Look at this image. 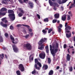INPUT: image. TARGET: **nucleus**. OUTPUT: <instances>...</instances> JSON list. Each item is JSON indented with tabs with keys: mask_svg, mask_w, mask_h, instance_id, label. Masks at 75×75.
Instances as JSON below:
<instances>
[{
	"mask_svg": "<svg viewBox=\"0 0 75 75\" xmlns=\"http://www.w3.org/2000/svg\"><path fill=\"white\" fill-rule=\"evenodd\" d=\"M4 1H2V4H8L7 1H11L12 0H3Z\"/></svg>",
	"mask_w": 75,
	"mask_h": 75,
	"instance_id": "12",
	"label": "nucleus"
},
{
	"mask_svg": "<svg viewBox=\"0 0 75 75\" xmlns=\"http://www.w3.org/2000/svg\"><path fill=\"white\" fill-rule=\"evenodd\" d=\"M8 14H12L14 13V11L12 10H9L8 11Z\"/></svg>",
	"mask_w": 75,
	"mask_h": 75,
	"instance_id": "22",
	"label": "nucleus"
},
{
	"mask_svg": "<svg viewBox=\"0 0 75 75\" xmlns=\"http://www.w3.org/2000/svg\"><path fill=\"white\" fill-rule=\"evenodd\" d=\"M58 30L59 33H61V28H58Z\"/></svg>",
	"mask_w": 75,
	"mask_h": 75,
	"instance_id": "44",
	"label": "nucleus"
},
{
	"mask_svg": "<svg viewBox=\"0 0 75 75\" xmlns=\"http://www.w3.org/2000/svg\"><path fill=\"white\" fill-rule=\"evenodd\" d=\"M22 25H23V26H25V27H27V28H30V26L27 25L23 24Z\"/></svg>",
	"mask_w": 75,
	"mask_h": 75,
	"instance_id": "40",
	"label": "nucleus"
},
{
	"mask_svg": "<svg viewBox=\"0 0 75 75\" xmlns=\"http://www.w3.org/2000/svg\"><path fill=\"white\" fill-rule=\"evenodd\" d=\"M16 73L17 75H21V73H20V70L16 71Z\"/></svg>",
	"mask_w": 75,
	"mask_h": 75,
	"instance_id": "27",
	"label": "nucleus"
},
{
	"mask_svg": "<svg viewBox=\"0 0 75 75\" xmlns=\"http://www.w3.org/2000/svg\"><path fill=\"white\" fill-rule=\"evenodd\" d=\"M18 68L21 72H24V66L23 64H20L18 66Z\"/></svg>",
	"mask_w": 75,
	"mask_h": 75,
	"instance_id": "7",
	"label": "nucleus"
},
{
	"mask_svg": "<svg viewBox=\"0 0 75 75\" xmlns=\"http://www.w3.org/2000/svg\"><path fill=\"white\" fill-rule=\"evenodd\" d=\"M35 2L37 4H38V1H37V0H35Z\"/></svg>",
	"mask_w": 75,
	"mask_h": 75,
	"instance_id": "51",
	"label": "nucleus"
},
{
	"mask_svg": "<svg viewBox=\"0 0 75 75\" xmlns=\"http://www.w3.org/2000/svg\"><path fill=\"white\" fill-rule=\"evenodd\" d=\"M8 16L9 17L11 21H14L16 18V17L15 16V14L14 13H12L9 14Z\"/></svg>",
	"mask_w": 75,
	"mask_h": 75,
	"instance_id": "6",
	"label": "nucleus"
},
{
	"mask_svg": "<svg viewBox=\"0 0 75 75\" xmlns=\"http://www.w3.org/2000/svg\"><path fill=\"white\" fill-rule=\"evenodd\" d=\"M37 16L38 17V18L39 19H40V16L38 14H37Z\"/></svg>",
	"mask_w": 75,
	"mask_h": 75,
	"instance_id": "48",
	"label": "nucleus"
},
{
	"mask_svg": "<svg viewBox=\"0 0 75 75\" xmlns=\"http://www.w3.org/2000/svg\"><path fill=\"white\" fill-rule=\"evenodd\" d=\"M4 57V54H2L1 55L0 54V65L1 64V61H2V59H3V58Z\"/></svg>",
	"mask_w": 75,
	"mask_h": 75,
	"instance_id": "11",
	"label": "nucleus"
},
{
	"mask_svg": "<svg viewBox=\"0 0 75 75\" xmlns=\"http://www.w3.org/2000/svg\"><path fill=\"white\" fill-rule=\"evenodd\" d=\"M10 38L11 40H12V42L13 44H16L18 43V39L16 38V40H14V38L13 37V36L11 35L10 36Z\"/></svg>",
	"mask_w": 75,
	"mask_h": 75,
	"instance_id": "5",
	"label": "nucleus"
},
{
	"mask_svg": "<svg viewBox=\"0 0 75 75\" xmlns=\"http://www.w3.org/2000/svg\"><path fill=\"white\" fill-rule=\"evenodd\" d=\"M66 15H63L62 17V21H65L66 18Z\"/></svg>",
	"mask_w": 75,
	"mask_h": 75,
	"instance_id": "17",
	"label": "nucleus"
},
{
	"mask_svg": "<svg viewBox=\"0 0 75 75\" xmlns=\"http://www.w3.org/2000/svg\"><path fill=\"white\" fill-rule=\"evenodd\" d=\"M57 20H55V19H53L52 20L53 23H57Z\"/></svg>",
	"mask_w": 75,
	"mask_h": 75,
	"instance_id": "34",
	"label": "nucleus"
},
{
	"mask_svg": "<svg viewBox=\"0 0 75 75\" xmlns=\"http://www.w3.org/2000/svg\"><path fill=\"white\" fill-rule=\"evenodd\" d=\"M52 31V28H50L48 30V33H51V31Z\"/></svg>",
	"mask_w": 75,
	"mask_h": 75,
	"instance_id": "33",
	"label": "nucleus"
},
{
	"mask_svg": "<svg viewBox=\"0 0 75 75\" xmlns=\"http://www.w3.org/2000/svg\"><path fill=\"white\" fill-rule=\"evenodd\" d=\"M56 47L57 48H54L51 51V53L52 54H56L58 51V44L57 43L56 44Z\"/></svg>",
	"mask_w": 75,
	"mask_h": 75,
	"instance_id": "4",
	"label": "nucleus"
},
{
	"mask_svg": "<svg viewBox=\"0 0 75 75\" xmlns=\"http://www.w3.org/2000/svg\"><path fill=\"white\" fill-rule=\"evenodd\" d=\"M67 45L66 44H64V49H65L66 48H67Z\"/></svg>",
	"mask_w": 75,
	"mask_h": 75,
	"instance_id": "41",
	"label": "nucleus"
},
{
	"mask_svg": "<svg viewBox=\"0 0 75 75\" xmlns=\"http://www.w3.org/2000/svg\"><path fill=\"white\" fill-rule=\"evenodd\" d=\"M6 14V13H2L1 11L0 12V16H5Z\"/></svg>",
	"mask_w": 75,
	"mask_h": 75,
	"instance_id": "26",
	"label": "nucleus"
},
{
	"mask_svg": "<svg viewBox=\"0 0 75 75\" xmlns=\"http://www.w3.org/2000/svg\"><path fill=\"white\" fill-rule=\"evenodd\" d=\"M20 11L21 13H24V11L23 10H21Z\"/></svg>",
	"mask_w": 75,
	"mask_h": 75,
	"instance_id": "49",
	"label": "nucleus"
},
{
	"mask_svg": "<svg viewBox=\"0 0 75 75\" xmlns=\"http://www.w3.org/2000/svg\"><path fill=\"white\" fill-rule=\"evenodd\" d=\"M35 64L34 66L35 69L38 70H40V67L41 68V67H42L41 64L38 61V60L37 59H35ZM37 65H38L39 67H37Z\"/></svg>",
	"mask_w": 75,
	"mask_h": 75,
	"instance_id": "2",
	"label": "nucleus"
},
{
	"mask_svg": "<svg viewBox=\"0 0 75 75\" xmlns=\"http://www.w3.org/2000/svg\"><path fill=\"white\" fill-rule=\"evenodd\" d=\"M23 14L22 13H21V12H20L18 14V16L19 17H21L22 16H23Z\"/></svg>",
	"mask_w": 75,
	"mask_h": 75,
	"instance_id": "32",
	"label": "nucleus"
},
{
	"mask_svg": "<svg viewBox=\"0 0 75 75\" xmlns=\"http://www.w3.org/2000/svg\"><path fill=\"white\" fill-rule=\"evenodd\" d=\"M71 20V17L69 15H68L67 16V20L69 21V20Z\"/></svg>",
	"mask_w": 75,
	"mask_h": 75,
	"instance_id": "35",
	"label": "nucleus"
},
{
	"mask_svg": "<svg viewBox=\"0 0 75 75\" xmlns=\"http://www.w3.org/2000/svg\"><path fill=\"white\" fill-rule=\"evenodd\" d=\"M30 35H31L32 37L33 35V33H30Z\"/></svg>",
	"mask_w": 75,
	"mask_h": 75,
	"instance_id": "64",
	"label": "nucleus"
},
{
	"mask_svg": "<svg viewBox=\"0 0 75 75\" xmlns=\"http://www.w3.org/2000/svg\"><path fill=\"white\" fill-rule=\"evenodd\" d=\"M19 1L21 4H23L24 1L23 0H19Z\"/></svg>",
	"mask_w": 75,
	"mask_h": 75,
	"instance_id": "36",
	"label": "nucleus"
},
{
	"mask_svg": "<svg viewBox=\"0 0 75 75\" xmlns=\"http://www.w3.org/2000/svg\"><path fill=\"white\" fill-rule=\"evenodd\" d=\"M33 4V3L32 2H29L28 3V4H29V5H31V4Z\"/></svg>",
	"mask_w": 75,
	"mask_h": 75,
	"instance_id": "60",
	"label": "nucleus"
},
{
	"mask_svg": "<svg viewBox=\"0 0 75 75\" xmlns=\"http://www.w3.org/2000/svg\"><path fill=\"white\" fill-rule=\"evenodd\" d=\"M44 22H48V21H49L48 18H45L44 19Z\"/></svg>",
	"mask_w": 75,
	"mask_h": 75,
	"instance_id": "30",
	"label": "nucleus"
},
{
	"mask_svg": "<svg viewBox=\"0 0 75 75\" xmlns=\"http://www.w3.org/2000/svg\"><path fill=\"white\" fill-rule=\"evenodd\" d=\"M32 74H38V71H36L35 69H34L33 71L32 72Z\"/></svg>",
	"mask_w": 75,
	"mask_h": 75,
	"instance_id": "15",
	"label": "nucleus"
},
{
	"mask_svg": "<svg viewBox=\"0 0 75 75\" xmlns=\"http://www.w3.org/2000/svg\"><path fill=\"white\" fill-rule=\"evenodd\" d=\"M5 35L6 37L7 38L8 37V34L7 33H6L5 34Z\"/></svg>",
	"mask_w": 75,
	"mask_h": 75,
	"instance_id": "38",
	"label": "nucleus"
},
{
	"mask_svg": "<svg viewBox=\"0 0 75 75\" xmlns=\"http://www.w3.org/2000/svg\"><path fill=\"white\" fill-rule=\"evenodd\" d=\"M32 56V55H30L29 57V61H31V56Z\"/></svg>",
	"mask_w": 75,
	"mask_h": 75,
	"instance_id": "58",
	"label": "nucleus"
},
{
	"mask_svg": "<svg viewBox=\"0 0 75 75\" xmlns=\"http://www.w3.org/2000/svg\"><path fill=\"white\" fill-rule=\"evenodd\" d=\"M61 8L62 9V10H64V7L63 6H61Z\"/></svg>",
	"mask_w": 75,
	"mask_h": 75,
	"instance_id": "61",
	"label": "nucleus"
},
{
	"mask_svg": "<svg viewBox=\"0 0 75 75\" xmlns=\"http://www.w3.org/2000/svg\"><path fill=\"white\" fill-rule=\"evenodd\" d=\"M2 27H7V25L6 24H4L3 26H2Z\"/></svg>",
	"mask_w": 75,
	"mask_h": 75,
	"instance_id": "39",
	"label": "nucleus"
},
{
	"mask_svg": "<svg viewBox=\"0 0 75 75\" xmlns=\"http://www.w3.org/2000/svg\"><path fill=\"white\" fill-rule=\"evenodd\" d=\"M42 32L43 33L44 35H45V34H47V30H46L45 29H43L42 30Z\"/></svg>",
	"mask_w": 75,
	"mask_h": 75,
	"instance_id": "23",
	"label": "nucleus"
},
{
	"mask_svg": "<svg viewBox=\"0 0 75 75\" xmlns=\"http://www.w3.org/2000/svg\"><path fill=\"white\" fill-rule=\"evenodd\" d=\"M53 74H54V71L53 70H51L49 71L48 74L49 75H53Z\"/></svg>",
	"mask_w": 75,
	"mask_h": 75,
	"instance_id": "21",
	"label": "nucleus"
},
{
	"mask_svg": "<svg viewBox=\"0 0 75 75\" xmlns=\"http://www.w3.org/2000/svg\"><path fill=\"white\" fill-rule=\"evenodd\" d=\"M59 69V66L57 67L56 69Z\"/></svg>",
	"mask_w": 75,
	"mask_h": 75,
	"instance_id": "62",
	"label": "nucleus"
},
{
	"mask_svg": "<svg viewBox=\"0 0 75 75\" xmlns=\"http://www.w3.org/2000/svg\"><path fill=\"white\" fill-rule=\"evenodd\" d=\"M49 3L51 6L53 5V3L51 0H49Z\"/></svg>",
	"mask_w": 75,
	"mask_h": 75,
	"instance_id": "25",
	"label": "nucleus"
},
{
	"mask_svg": "<svg viewBox=\"0 0 75 75\" xmlns=\"http://www.w3.org/2000/svg\"><path fill=\"white\" fill-rule=\"evenodd\" d=\"M74 3L71 4V5L69 6V8H72V7H75V0H73Z\"/></svg>",
	"mask_w": 75,
	"mask_h": 75,
	"instance_id": "13",
	"label": "nucleus"
},
{
	"mask_svg": "<svg viewBox=\"0 0 75 75\" xmlns=\"http://www.w3.org/2000/svg\"><path fill=\"white\" fill-rule=\"evenodd\" d=\"M66 59L67 61H69L71 59V56H70V55L68 54H67Z\"/></svg>",
	"mask_w": 75,
	"mask_h": 75,
	"instance_id": "14",
	"label": "nucleus"
},
{
	"mask_svg": "<svg viewBox=\"0 0 75 75\" xmlns=\"http://www.w3.org/2000/svg\"><path fill=\"white\" fill-rule=\"evenodd\" d=\"M48 68V65L47 64L44 65L42 67L43 69H45V70H47Z\"/></svg>",
	"mask_w": 75,
	"mask_h": 75,
	"instance_id": "16",
	"label": "nucleus"
},
{
	"mask_svg": "<svg viewBox=\"0 0 75 75\" xmlns=\"http://www.w3.org/2000/svg\"><path fill=\"white\" fill-rule=\"evenodd\" d=\"M66 36L67 38H70L71 37V33H70L68 34H66Z\"/></svg>",
	"mask_w": 75,
	"mask_h": 75,
	"instance_id": "24",
	"label": "nucleus"
},
{
	"mask_svg": "<svg viewBox=\"0 0 75 75\" xmlns=\"http://www.w3.org/2000/svg\"><path fill=\"white\" fill-rule=\"evenodd\" d=\"M47 59H48V64H51V59L48 57L47 58Z\"/></svg>",
	"mask_w": 75,
	"mask_h": 75,
	"instance_id": "29",
	"label": "nucleus"
},
{
	"mask_svg": "<svg viewBox=\"0 0 75 75\" xmlns=\"http://www.w3.org/2000/svg\"><path fill=\"white\" fill-rule=\"evenodd\" d=\"M21 27V24H18L17 25V27Z\"/></svg>",
	"mask_w": 75,
	"mask_h": 75,
	"instance_id": "43",
	"label": "nucleus"
},
{
	"mask_svg": "<svg viewBox=\"0 0 75 75\" xmlns=\"http://www.w3.org/2000/svg\"><path fill=\"white\" fill-rule=\"evenodd\" d=\"M24 47L29 51H31L32 50V46L30 43H28L26 44H24Z\"/></svg>",
	"mask_w": 75,
	"mask_h": 75,
	"instance_id": "3",
	"label": "nucleus"
},
{
	"mask_svg": "<svg viewBox=\"0 0 75 75\" xmlns=\"http://www.w3.org/2000/svg\"><path fill=\"white\" fill-rule=\"evenodd\" d=\"M67 1V0H62V4L65 3H66Z\"/></svg>",
	"mask_w": 75,
	"mask_h": 75,
	"instance_id": "37",
	"label": "nucleus"
},
{
	"mask_svg": "<svg viewBox=\"0 0 75 75\" xmlns=\"http://www.w3.org/2000/svg\"><path fill=\"white\" fill-rule=\"evenodd\" d=\"M39 57L41 59H44L45 58V53L43 52V53L40 54Z\"/></svg>",
	"mask_w": 75,
	"mask_h": 75,
	"instance_id": "10",
	"label": "nucleus"
},
{
	"mask_svg": "<svg viewBox=\"0 0 75 75\" xmlns=\"http://www.w3.org/2000/svg\"><path fill=\"white\" fill-rule=\"evenodd\" d=\"M30 6L31 8H33V7H34V6H33V4L30 5Z\"/></svg>",
	"mask_w": 75,
	"mask_h": 75,
	"instance_id": "52",
	"label": "nucleus"
},
{
	"mask_svg": "<svg viewBox=\"0 0 75 75\" xmlns=\"http://www.w3.org/2000/svg\"><path fill=\"white\" fill-rule=\"evenodd\" d=\"M57 2L59 3V4H62V1H61V0H57Z\"/></svg>",
	"mask_w": 75,
	"mask_h": 75,
	"instance_id": "31",
	"label": "nucleus"
},
{
	"mask_svg": "<svg viewBox=\"0 0 75 75\" xmlns=\"http://www.w3.org/2000/svg\"><path fill=\"white\" fill-rule=\"evenodd\" d=\"M7 9L5 8H2L1 9V12H3V11H6V12L5 13H7Z\"/></svg>",
	"mask_w": 75,
	"mask_h": 75,
	"instance_id": "18",
	"label": "nucleus"
},
{
	"mask_svg": "<svg viewBox=\"0 0 75 75\" xmlns=\"http://www.w3.org/2000/svg\"><path fill=\"white\" fill-rule=\"evenodd\" d=\"M72 28L69 26L67 25L66 27H65V30L66 32L67 33H70V31L69 30H71Z\"/></svg>",
	"mask_w": 75,
	"mask_h": 75,
	"instance_id": "9",
	"label": "nucleus"
},
{
	"mask_svg": "<svg viewBox=\"0 0 75 75\" xmlns=\"http://www.w3.org/2000/svg\"><path fill=\"white\" fill-rule=\"evenodd\" d=\"M69 69L70 72H72V71H73V68L72 67H69Z\"/></svg>",
	"mask_w": 75,
	"mask_h": 75,
	"instance_id": "28",
	"label": "nucleus"
},
{
	"mask_svg": "<svg viewBox=\"0 0 75 75\" xmlns=\"http://www.w3.org/2000/svg\"><path fill=\"white\" fill-rule=\"evenodd\" d=\"M52 55L53 56V58H54V59H55V54H53V53H51Z\"/></svg>",
	"mask_w": 75,
	"mask_h": 75,
	"instance_id": "46",
	"label": "nucleus"
},
{
	"mask_svg": "<svg viewBox=\"0 0 75 75\" xmlns=\"http://www.w3.org/2000/svg\"><path fill=\"white\" fill-rule=\"evenodd\" d=\"M10 28L11 30H13L14 29V27L13 26H11L10 27Z\"/></svg>",
	"mask_w": 75,
	"mask_h": 75,
	"instance_id": "42",
	"label": "nucleus"
},
{
	"mask_svg": "<svg viewBox=\"0 0 75 75\" xmlns=\"http://www.w3.org/2000/svg\"><path fill=\"white\" fill-rule=\"evenodd\" d=\"M45 42V40L43 39H41L39 42H38V44L40 45L39 47H38V49L40 50H42L44 49V47H45V45L43 44Z\"/></svg>",
	"mask_w": 75,
	"mask_h": 75,
	"instance_id": "1",
	"label": "nucleus"
},
{
	"mask_svg": "<svg viewBox=\"0 0 75 75\" xmlns=\"http://www.w3.org/2000/svg\"><path fill=\"white\" fill-rule=\"evenodd\" d=\"M59 27L60 28H62V25L61 24H59Z\"/></svg>",
	"mask_w": 75,
	"mask_h": 75,
	"instance_id": "57",
	"label": "nucleus"
},
{
	"mask_svg": "<svg viewBox=\"0 0 75 75\" xmlns=\"http://www.w3.org/2000/svg\"><path fill=\"white\" fill-rule=\"evenodd\" d=\"M45 49L47 54H49V49H48V46H46L45 47Z\"/></svg>",
	"mask_w": 75,
	"mask_h": 75,
	"instance_id": "20",
	"label": "nucleus"
},
{
	"mask_svg": "<svg viewBox=\"0 0 75 75\" xmlns=\"http://www.w3.org/2000/svg\"><path fill=\"white\" fill-rule=\"evenodd\" d=\"M4 22L5 23H7L8 21L7 20H5V21H4Z\"/></svg>",
	"mask_w": 75,
	"mask_h": 75,
	"instance_id": "59",
	"label": "nucleus"
},
{
	"mask_svg": "<svg viewBox=\"0 0 75 75\" xmlns=\"http://www.w3.org/2000/svg\"><path fill=\"white\" fill-rule=\"evenodd\" d=\"M0 24L2 26H3V25H4L3 23L2 22H1Z\"/></svg>",
	"mask_w": 75,
	"mask_h": 75,
	"instance_id": "50",
	"label": "nucleus"
},
{
	"mask_svg": "<svg viewBox=\"0 0 75 75\" xmlns=\"http://www.w3.org/2000/svg\"><path fill=\"white\" fill-rule=\"evenodd\" d=\"M24 37L26 38H28V37H29V35H26Z\"/></svg>",
	"mask_w": 75,
	"mask_h": 75,
	"instance_id": "47",
	"label": "nucleus"
},
{
	"mask_svg": "<svg viewBox=\"0 0 75 75\" xmlns=\"http://www.w3.org/2000/svg\"><path fill=\"white\" fill-rule=\"evenodd\" d=\"M34 60V57H33L30 58V61H33Z\"/></svg>",
	"mask_w": 75,
	"mask_h": 75,
	"instance_id": "56",
	"label": "nucleus"
},
{
	"mask_svg": "<svg viewBox=\"0 0 75 75\" xmlns=\"http://www.w3.org/2000/svg\"><path fill=\"white\" fill-rule=\"evenodd\" d=\"M23 33H25V34L27 33V32H26V30L25 29H24L23 30Z\"/></svg>",
	"mask_w": 75,
	"mask_h": 75,
	"instance_id": "55",
	"label": "nucleus"
},
{
	"mask_svg": "<svg viewBox=\"0 0 75 75\" xmlns=\"http://www.w3.org/2000/svg\"><path fill=\"white\" fill-rule=\"evenodd\" d=\"M67 24H68V23H66L65 24V27H67Z\"/></svg>",
	"mask_w": 75,
	"mask_h": 75,
	"instance_id": "63",
	"label": "nucleus"
},
{
	"mask_svg": "<svg viewBox=\"0 0 75 75\" xmlns=\"http://www.w3.org/2000/svg\"><path fill=\"white\" fill-rule=\"evenodd\" d=\"M69 48H74L73 46L71 47V46L69 45Z\"/></svg>",
	"mask_w": 75,
	"mask_h": 75,
	"instance_id": "54",
	"label": "nucleus"
},
{
	"mask_svg": "<svg viewBox=\"0 0 75 75\" xmlns=\"http://www.w3.org/2000/svg\"><path fill=\"white\" fill-rule=\"evenodd\" d=\"M24 3H26V2H28V0H23Z\"/></svg>",
	"mask_w": 75,
	"mask_h": 75,
	"instance_id": "53",
	"label": "nucleus"
},
{
	"mask_svg": "<svg viewBox=\"0 0 75 75\" xmlns=\"http://www.w3.org/2000/svg\"><path fill=\"white\" fill-rule=\"evenodd\" d=\"M54 17L55 18H58L59 17V14L57 13L54 15Z\"/></svg>",
	"mask_w": 75,
	"mask_h": 75,
	"instance_id": "19",
	"label": "nucleus"
},
{
	"mask_svg": "<svg viewBox=\"0 0 75 75\" xmlns=\"http://www.w3.org/2000/svg\"><path fill=\"white\" fill-rule=\"evenodd\" d=\"M50 50L51 51H52V45H50Z\"/></svg>",
	"mask_w": 75,
	"mask_h": 75,
	"instance_id": "45",
	"label": "nucleus"
},
{
	"mask_svg": "<svg viewBox=\"0 0 75 75\" xmlns=\"http://www.w3.org/2000/svg\"><path fill=\"white\" fill-rule=\"evenodd\" d=\"M12 46L13 51L17 53L18 51V49L17 47V46L15 45H13Z\"/></svg>",
	"mask_w": 75,
	"mask_h": 75,
	"instance_id": "8",
	"label": "nucleus"
}]
</instances>
